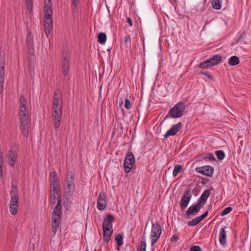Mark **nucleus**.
<instances>
[{"instance_id":"obj_26","label":"nucleus","mask_w":251,"mask_h":251,"mask_svg":"<svg viewBox=\"0 0 251 251\" xmlns=\"http://www.w3.org/2000/svg\"><path fill=\"white\" fill-rule=\"evenodd\" d=\"M50 183H59L58 178L56 172L54 171L50 174Z\"/></svg>"},{"instance_id":"obj_48","label":"nucleus","mask_w":251,"mask_h":251,"mask_svg":"<svg viewBox=\"0 0 251 251\" xmlns=\"http://www.w3.org/2000/svg\"><path fill=\"white\" fill-rule=\"evenodd\" d=\"M178 239V237L176 235H173L171 238V241L173 242L174 241H176Z\"/></svg>"},{"instance_id":"obj_35","label":"nucleus","mask_w":251,"mask_h":251,"mask_svg":"<svg viewBox=\"0 0 251 251\" xmlns=\"http://www.w3.org/2000/svg\"><path fill=\"white\" fill-rule=\"evenodd\" d=\"M19 205H9V210L10 213L14 215L17 214Z\"/></svg>"},{"instance_id":"obj_9","label":"nucleus","mask_w":251,"mask_h":251,"mask_svg":"<svg viewBox=\"0 0 251 251\" xmlns=\"http://www.w3.org/2000/svg\"><path fill=\"white\" fill-rule=\"evenodd\" d=\"M43 23L45 34L48 37L52 31L53 19L52 17H45Z\"/></svg>"},{"instance_id":"obj_29","label":"nucleus","mask_w":251,"mask_h":251,"mask_svg":"<svg viewBox=\"0 0 251 251\" xmlns=\"http://www.w3.org/2000/svg\"><path fill=\"white\" fill-rule=\"evenodd\" d=\"M11 197H19L18 189L15 185H12L11 186V191L10 193Z\"/></svg>"},{"instance_id":"obj_10","label":"nucleus","mask_w":251,"mask_h":251,"mask_svg":"<svg viewBox=\"0 0 251 251\" xmlns=\"http://www.w3.org/2000/svg\"><path fill=\"white\" fill-rule=\"evenodd\" d=\"M191 198L192 194L190 191L189 190H186L180 201V207L182 211L186 208Z\"/></svg>"},{"instance_id":"obj_39","label":"nucleus","mask_w":251,"mask_h":251,"mask_svg":"<svg viewBox=\"0 0 251 251\" xmlns=\"http://www.w3.org/2000/svg\"><path fill=\"white\" fill-rule=\"evenodd\" d=\"M203 159L205 160L213 161L215 160V157L212 153H208L203 157Z\"/></svg>"},{"instance_id":"obj_43","label":"nucleus","mask_w":251,"mask_h":251,"mask_svg":"<svg viewBox=\"0 0 251 251\" xmlns=\"http://www.w3.org/2000/svg\"><path fill=\"white\" fill-rule=\"evenodd\" d=\"M190 251H201V249L199 246H193L190 248Z\"/></svg>"},{"instance_id":"obj_30","label":"nucleus","mask_w":251,"mask_h":251,"mask_svg":"<svg viewBox=\"0 0 251 251\" xmlns=\"http://www.w3.org/2000/svg\"><path fill=\"white\" fill-rule=\"evenodd\" d=\"M215 154L217 158L220 160H222L225 157V153L223 151L218 150L215 151Z\"/></svg>"},{"instance_id":"obj_18","label":"nucleus","mask_w":251,"mask_h":251,"mask_svg":"<svg viewBox=\"0 0 251 251\" xmlns=\"http://www.w3.org/2000/svg\"><path fill=\"white\" fill-rule=\"evenodd\" d=\"M210 194V190L209 189L205 190L201 195L198 201V203L201 205H203L206 202L207 198L209 197Z\"/></svg>"},{"instance_id":"obj_32","label":"nucleus","mask_w":251,"mask_h":251,"mask_svg":"<svg viewBox=\"0 0 251 251\" xmlns=\"http://www.w3.org/2000/svg\"><path fill=\"white\" fill-rule=\"evenodd\" d=\"M221 0H212V5L214 8L219 9L221 8Z\"/></svg>"},{"instance_id":"obj_44","label":"nucleus","mask_w":251,"mask_h":251,"mask_svg":"<svg viewBox=\"0 0 251 251\" xmlns=\"http://www.w3.org/2000/svg\"><path fill=\"white\" fill-rule=\"evenodd\" d=\"M201 74L207 77L208 78H211L212 76L210 75V73L207 71H201Z\"/></svg>"},{"instance_id":"obj_24","label":"nucleus","mask_w":251,"mask_h":251,"mask_svg":"<svg viewBox=\"0 0 251 251\" xmlns=\"http://www.w3.org/2000/svg\"><path fill=\"white\" fill-rule=\"evenodd\" d=\"M226 233L224 228L220 229L219 238L220 242L222 245H224L226 243Z\"/></svg>"},{"instance_id":"obj_3","label":"nucleus","mask_w":251,"mask_h":251,"mask_svg":"<svg viewBox=\"0 0 251 251\" xmlns=\"http://www.w3.org/2000/svg\"><path fill=\"white\" fill-rule=\"evenodd\" d=\"M75 174L72 172H69L67 174L66 181V184L65 187V195L66 197H72L75 190Z\"/></svg>"},{"instance_id":"obj_21","label":"nucleus","mask_w":251,"mask_h":251,"mask_svg":"<svg viewBox=\"0 0 251 251\" xmlns=\"http://www.w3.org/2000/svg\"><path fill=\"white\" fill-rule=\"evenodd\" d=\"M103 240L105 242H108L113 233V228L104 227L103 228Z\"/></svg>"},{"instance_id":"obj_41","label":"nucleus","mask_w":251,"mask_h":251,"mask_svg":"<svg viewBox=\"0 0 251 251\" xmlns=\"http://www.w3.org/2000/svg\"><path fill=\"white\" fill-rule=\"evenodd\" d=\"M232 210V208L230 207H228L225 208L222 213V215H225L228 214L230 212H231Z\"/></svg>"},{"instance_id":"obj_46","label":"nucleus","mask_w":251,"mask_h":251,"mask_svg":"<svg viewBox=\"0 0 251 251\" xmlns=\"http://www.w3.org/2000/svg\"><path fill=\"white\" fill-rule=\"evenodd\" d=\"M33 39L31 37V32L28 33L27 36V42L28 43H30L31 42H32Z\"/></svg>"},{"instance_id":"obj_40","label":"nucleus","mask_w":251,"mask_h":251,"mask_svg":"<svg viewBox=\"0 0 251 251\" xmlns=\"http://www.w3.org/2000/svg\"><path fill=\"white\" fill-rule=\"evenodd\" d=\"M125 107L127 109H130L132 107V105L130 103V100L128 99H125Z\"/></svg>"},{"instance_id":"obj_13","label":"nucleus","mask_w":251,"mask_h":251,"mask_svg":"<svg viewBox=\"0 0 251 251\" xmlns=\"http://www.w3.org/2000/svg\"><path fill=\"white\" fill-rule=\"evenodd\" d=\"M5 60L3 58H0V95L3 92V80L5 75Z\"/></svg>"},{"instance_id":"obj_25","label":"nucleus","mask_w":251,"mask_h":251,"mask_svg":"<svg viewBox=\"0 0 251 251\" xmlns=\"http://www.w3.org/2000/svg\"><path fill=\"white\" fill-rule=\"evenodd\" d=\"M240 63V59L238 56H232L228 60V63L230 66H236Z\"/></svg>"},{"instance_id":"obj_33","label":"nucleus","mask_w":251,"mask_h":251,"mask_svg":"<svg viewBox=\"0 0 251 251\" xmlns=\"http://www.w3.org/2000/svg\"><path fill=\"white\" fill-rule=\"evenodd\" d=\"M182 170V166L180 165H176L175 166L174 170L173 172V175L174 177H176L178 173Z\"/></svg>"},{"instance_id":"obj_8","label":"nucleus","mask_w":251,"mask_h":251,"mask_svg":"<svg viewBox=\"0 0 251 251\" xmlns=\"http://www.w3.org/2000/svg\"><path fill=\"white\" fill-rule=\"evenodd\" d=\"M62 109H52V119L55 130L58 131L60 125V121L62 116Z\"/></svg>"},{"instance_id":"obj_12","label":"nucleus","mask_w":251,"mask_h":251,"mask_svg":"<svg viewBox=\"0 0 251 251\" xmlns=\"http://www.w3.org/2000/svg\"><path fill=\"white\" fill-rule=\"evenodd\" d=\"M195 170L200 174L211 177L213 175L214 169L210 166H204L197 167L196 168Z\"/></svg>"},{"instance_id":"obj_27","label":"nucleus","mask_w":251,"mask_h":251,"mask_svg":"<svg viewBox=\"0 0 251 251\" xmlns=\"http://www.w3.org/2000/svg\"><path fill=\"white\" fill-rule=\"evenodd\" d=\"M106 40V35L105 33L100 32L98 34V41L100 44H104Z\"/></svg>"},{"instance_id":"obj_11","label":"nucleus","mask_w":251,"mask_h":251,"mask_svg":"<svg viewBox=\"0 0 251 251\" xmlns=\"http://www.w3.org/2000/svg\"><path fill=\"white\" fill-rule=\"evenodd\" d=\"M62 109V97L59 91H56L53 95L52 109Z\"/></svg>"},{"instance_id":"obj_5","label":"nucleus","mask_w":251,"mask_h":251,"mask_svg":"<svg viewBox=\"0 0 251 251\" xmlns=\"http://www.w3.org/2000/svg\"><path fill=\"white\" fill-rule=\"evenodd\" d=\"M186 109V104L184 102H179L176 104L170 110L166 118L171 116L173 118H176L182 117L184 114V111Z\"/></svg>"},{"instance_id":"obj_16","label":"nucleus","mask_w":251,"mask_h":251,"mask_svg":"<svg viewBox=\"0 0 251 251\" xmlns=\"http://www.w3.org/2000/svg\"><path fill=\"white\" fill-rule=\"evenodd\" d=\"M181 126L182 124L180 122L174 125L164 135V139H166L170 136L176 135L179 131Z\"/></svg>"},{"instance_id":"obj_7","label":"nucleus","mask_w":251,"mask_h":251,"mask_svg":"<svg viewBox=\"0 0 251 251\" xmlns=\"http://www.w3.org/2000/svg\"><path fill=\"white\" fill-rule=\"evenodd\" d=\"M135 158L131 152H128L124 160V168L126 173H129L135 163Z\"/></svg>"},{"instance_id":"obj_19","label":"nucleus","mask_w":251,"mask_h":251,"mask_svg":"<svg viewBox=\"0 0 251 251\" xmlns=\"http://www.w3.org/2000/svg\"><path fill=\"white\" fill-rule=\"evenodd\" d=\"M114 217L112 215H107L102 224L103 228H104V227L112 228V222L114 221Z\"/></svg>"},{"instance_id":"obj_38","label":"nucleus","mask_w":251,"mask_h":251,"mask_svg":"<svg viewBox=\"0 0 251 251\" xmlns=\"http://www.w3.org/2000/svg\"><path fill=\"white\" fill-rule=\"evenodd\" d=\"M146 243L145 241H142L139 245L138 251H146Z\"/></svg>"},{"instance_id":"obj_23","label":"nucleus","mask_w":251,"mask_h":251,"mask_svg":"<svg viewBox=\"0 0 251 251\" xmlns=\"http://www.w3.org/2000/svg\"><path fill=\"white\" fill-rule=\"evenodd\" d=\"M208 60L209 61H210V63H211L213 66L220 63L222 60V58L220 55L216 54Z\"/></svg>"},{"instance_id":"obj_15","label":"nucleus","mask_w":251,"mask_h":251,"mask_svg":"<svg viewBox=\"0 0 251 251\" xmlns=\"http://www.w3.org/2000/svg\"><path fill=\"white\" fill-rule=\"evenodd\" d=\"M18 160V153L16 151L11 150L7 154V162L9 165L13 167Z\"/></svg>"},{"instance_id":"obj_50","label":"nucleus","mask_w":251,"mask_h":251,"mask_svg":"<svg viewBox=\"0 0 251 251\" xmlns=\"http://www.w3.org/2000/svg\"><path fill=\"white\" fill-rule=\"evenodd\" d=\"M127 22L128 23L130 26H132V20L130 17H127Z\"/></svg>"},{"instance_id":"obj_42","label":"nucleus","mask_w":251,"mask_h":251,"mask_svg":"<svg viewBox=\"0 0 251 251\" xmlns=\"http://www.w3.org/2000/svg\"><path fill=\"white\" fill-rule=\"evenodd\" d=\"M130 40V36L128 34H127L125 36V39H124V43L125 44L126 47L127 48H128L129 46V45L128 44V41Z\"/></svg>"},{"instance_id":"obj_52","label":"nucleus","mask_w":251,"mask_h":251,"mask_svg":"<svg viewBox=\"0 0 251 251\" xmlns=\"http://www.w3.org/2000/svg\"><path fill=\"white\" fill-rule=\"evenodd\" d=\"M88 251V250H87V251Z\"/></svg>"},{"instance_id":"obj_4","label":"nucleus","mask_w":251,"mask_h":251,"mask_svg":"<svg viewBox=\"0 0 251 251\" xmlns=\"http://www.w3.org/2000/svg\"><path fill=\"white\" fill-rule=\"evenodd\" d=\"M62 59L61 64V71L64 75H67L70 70V59L71 54L67 49L62 51Z\"/></svg>"},{"instance_id":"obj_45","label":"nucleus","mask_w":251,"mask_h":251,"mask_svg":"<svg viewBox=\"0 0 251 251\" xmlns=\"http://www.w3.org/2000/svg\"><path fill=\"white\" fill-rule=\"evenodd\" d=\"M246 36V33L243 31L239 36L237 39V42H239L241 41V40L243 38H244Z\"/></svg>"},{"instance_id":"obj_34","label":"nucleus","mask_w":251,"mask_h":251,"mask_svg":"<svg viewBox=\"0 0 251 251\" xmlns=\"http://www.w3.org/2000/svg\"><path fill=\"white\" fill-rule=\"evenodd\" d=\"M9 205H19V197H11Z\"/></svg>"},{"instance_id":"obj_47","label":"nucleus","mask_w":251,"mask_h":251,"mask_svg":"<svg viewBox=\"0 0 251 251\" xmlns=\"http://www.w3.org/2000/svg\"><path fill=\"white\" fill-rule=\"evenodd\" d=\"M208 214V210L205 211L202 215L199 216L202 221Z\"/></svg>"},{"instance_id":"obj_28","label":"nucleus","mask_w":251,"mask_h":251,"mask_svg":"<svg viewBox=\"0 0 251 251\" xmlns=\"http://www.w3.org/2000/svg\"><path fill=\"white\" fill-rule=\"evenodd\" d=\"M201 221H202V220L200 218V217H198L193 219L192 220L189 221L188 223V226H193L198 224Z\"/></svg>"},{"instance_id":"obj_31","label":"nucleus","mask_w":251,"mask_h":251,"mask_svg":"<svg viewBox=\"0 0 251 251\" xmlns=\"http://www.w3.org/2000/svg\"><path fill=\"white\" fill-rule=\"evenodd\" d=\"M210 61H209V60L203 61L199 64V67L200 68H207L210 67L212 66V65H211V63H210Z\"/></svg>"},{"instance_id":"obj_51","label":"nucleus","mask_w":251,"mask_h":251,"mask_svg":"<svg viewBox=\"0 0 251 251\" xmlns=\"http://www.w3.org/2000/svg\"><path fill=\"white\" fill-rule=\"evenodd\" d=\"M121 246L117 245V247H116V249H117L118 251H119V250H120V248H121Z\"/></svg>"},{"instance_id":"obj_53","label":"nucleus","mask_w":251,"mask_h":251,"mask_svg":"<svg viewBox=\"0 0 251 251\" xmlns=\"http://www.w3.org/2000/svg\"><path fill=\"white\" fill-rule=\"evenodd\" d=\"M206 0H204V1H205Z\"/></svg>"},{"instance_id":"obj_49","label":"nucleus","mask_w":251,"mask_h":251,"mask_svg":"<svg viewBox=\"0 0 251 251\" xmlns=\"http://www.w3.org/2000/svg\"><path fill=\"white\" fill-rule=\"evenodd\" d=\"M78 0H72V4L74 7H76L78 3Z\"/></svg>"},{"instance_id":"obj_36","label":"nucleus","mask_w":251,"mask_h":251,"mask_svg":"<svg viewBox=\"0 0 251 251\" xmlns=\"http://www.w3.org/2000/svg\"><path fill=\"white\" fill-rule=\"evenodd\" d=\"M27 9L29 14H31L32 12V0H26Z\"/></svg>"},{"instance_id":"obj_6","label":"nucleus","mask_w":251,"mask_h":251,"mask_svg":"<svg viewBox=\"0 0 251 251\" xmlns=\"http://www.w3.org/2000/svg\"><path fill=\"white\" fill-rule=\"evenodd\" d=\"M162 232L161 227L158 223L152 224L151 238V245L153 246L159 238Z\"/></svg>"},{"instance_id":"obj_37","label":"nucleus","mask_w":251,"mask_h":251,"mask_svg":"<svg viewBox=\"0 0 251 251\" xmlns=\"http://www.w3.org/2000/svg\"><path fill=\"white\" fill-rule=\"evenodd\" d=\"M123 236L120 234H118L116 236L115 240L117 242V245L122 246L123 244Z\"/></svg>"},{"instance_id":"obj_22","label":"nucleus","mask_w":251,"mask_h":251,"mask_svg":"<svg viewBox=\"0 0 251 251\" xmlns=\"http://www.w3.org/2000/svg\"><path fill=\"white\" fill-rule=\"evenodd\" d=\"M50 193L57 194V196L60 195L59 183H50Z\"/></svg>"},{"instance_id":"obj_2","label":"nucleus","mask_w":251,"mask_h":251,"mask_svg":"<svg viewBox=\"0 0 251 251\" xmlns=\"http://www.w3.org/2000/svg\"><path fill=\"white\" fill-rule=\"evenodd\" d=\"M59 196L60 195L57 196V194L50 193V205L52 206V205L55 204L56 201H57V205L54 207L52 215L51 230L54 235L56 234L58 228L61 216L62 203L61 199Z\"/></svg>"},{"instance_id":"obj_1","label":"nucleus","mask_w":251,"mask_h":251,"mask_svg":"<svg viewBox=\"0 0 251 251\" xmlns=\"http://www.w3.org/2000/svg\"><path fill=\"white\" fill-rule=\"evenodd\" d=\"M19 120L23 135L26 137L28 135L30 117L27 102L24 96L21 95L19 100Z\"/></svg>"},{"instance_id":"obj_20","label":"nucleus","mask_w":251,"mask_h":251,"mask_svg":"<svg viewBox=\"0 0 251 251\" xmlns=\"http://www.w3.org/2000/svg\"><path fill=\"white\" fill-rule=\"evenodd\" d=\"M51 0H45L44 5V16H52V9L51 8Z\"/></svg>"},{"instance_id":"obj_14","label":"nucleus","mask_w":251,"mask_h":251,"mask_svg":"<svg viewBox=\"0 0 251 251\" xmlns=\"http://www.w3.org/2000/svg\"><path fill=\"white\" fill-rule=\"evenodd\" d=\"M202 207V205H201V204H198V203L196 204H193L190 206L186 211V214L187 217L190 218V216L196 215Z\"/></svg>"},{"instance_id":"obj_17","label":"nucleus","mask_w":251,"mask_h":251,"mask_svg":"<svg viewBox=\"0 0 251 251\" xmlns=\"http://www.w3.org/2000/svg\"><path fill=\"white\" fill-rule=\"evenodd\" d=\"M107 205L106 196L104 194H100L97 201V208L100 210H103Z\"/></svg>"}]
</instances>
